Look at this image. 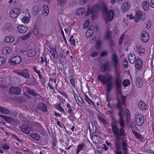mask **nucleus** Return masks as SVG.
Listing matches in <instances>:
<instances>
[{"label":"nucleus","instance_id":"3","mask_svg":"<svg viewBox=\"0 0 154 154\" xmlns=\"http://www.w3.org/2000/svg\"><path fill=\"white\" fill-rule=\"evenodd\" d=\"M119 117V123L121 128L119 129L118 126L113 123L111 124L113 133H117L127 135L125 129V123L124 122L123 114L118 115Z\"/></svg>","mask_w":154,"mask_h":154},{"label":"nucleus","instance_id":"26","mask_svg":"<svg viewBox=\"0 0 154 154\" xmlns=\"http://www.w3.org/2000/svg\"><path fill=\"white\" fill-rule=\"evenodd\" d=\"M36 51L33 49H30L28 50L27 53L28 56L29 57H34L36 55Z\"/></svg>","mask_w":154,"mask_h":154},{"label":"nucleus","instance_id":"48","mask_svg":"<svg viewBox=\"0 0 154 154\" xmlns=\"http://www.w3.org/2000/svg\"><path fill=\"white\" fill-rule=\"evenodd\" d=\"M101 45V41L100 40H98L96 44V48L97 49H99L100 46Z\"/></svg>","mask_w":154,"mask_h":154},{"label":"nucleus","instance_id":"1","mask_svg":"<svg viewBox=\"0 0 154 154\" xmlns=\"http://www.w3.org/2000/svg\"><path fill=\"white\" fill-rule=\"evenodd\" d=\"M113 133L115 135V145L117 150H120L121 145L124 152V154H128V144L127 138L125 137L126 135L115 133Z\"/></svg>","mask_w":154,"mask_h":154},{"label":"nucleus","instance_id":"63","mask_svg":"<svg viewBox=\"0 0 154 154\" xmlns=\"http://www.w3.org/2000/svg\"><path fill=\"white\" fill-rule=\"evenodd\" d=\"M136 14L138 17H140L141 16H142V13L139 11L136 12Z\"/></svg>","mask_w":154,"mask_h":154},{"label":"nucleus","instance_id":"17","mask_svg":"<svg viewBox=\"0 0 154 154\" xmlns=\"http://www.w3.org/2000/svg\"><path fill=\"white\" fill-rule=\"evenodd\" d=\"M135 66L137 70H139L142 66V62L140 59H137L135 61Z\"/></svg>","mask_w":154,"mask_h":154},{"label":"nucleus","instance_id":"54","mask_svg":"<svg viewBox=\"0 0 154 154\" xmlns=\"http://www.w3.org/2000/svg\"><path fill=\"white\" fill-rule=\"evenodd\" d=\"M85 100L86 101L88 102V103L90 105L91 104V103H92V104H94L93 102L91 100H90V98H89L88 97H86V98H85Z\"/></svg>","mask_w":154,"mask_h":154},{"label":"nucleus","instance_id":"35","mask_svg":"<svg viewBox=\"0 0 154 154\" xmlns=\"http://www.w3.org/2000/svg\"><path fill=\"white\" fill-rule=\"evenodd\" d=\"M74 98L77 103L79 104V103L80 104H82L83 103L84 101L82 98L80 97H78L77 96H74Z\"/></svg>","mask_w":154,"mask_h":154},{"label":"nucleus","instance_id":"52","mask_svg":"<svg viewBox=\"0 0 154 154\" xmlns=\"http://www.w3.org/2000/svg\"><path fill=\"white\" fill-rule=\"evenodd\" d=\"M36 9V11H33V13L34 15H36L40 11V10L38 8V7L37 6H35L34 7V9Z\"/></svg>","mask_w":154,"mask_h":154},{"label":"nucleus","instance_id":"16","mask_svg":"<svg viewBox=\"0 0 154 154\" xmlns=\"http://www.w3.org/2000/svg\"><path fill=\"white\" fill-rule=\"evenodd\" d=\"M21 128L22 131L27 134H29L30 131L32 130L30 127L26 125H22L21 127Z\"/></svg>","mask_w":154,"mask_h":154},{"label":"nucleus","instance_id":"59","mask_svg":"<svg viewBox=\"0 0 154 154\" xmlns=\"http://www.w3.org/2000/svg\"><path fill=\"white\" fill-rule=\"evenodd\" d=\"M60 57L62 59H64L66 57V55L64 52L63 51L60 54Z\"/></svg>","mask_w":154,"mask_h":154},{"label":"nucleus","instance_id":"14","mask_svg":"<svg viewBox=\"0 0 154 154\" xmlns=\"http://www.w3.org/2000/svg\"><path fill=\"white\" fill-rule=\"evenodd\" d=\"M114 17L113 11L112 10H109L107 13V19L105 20L106 23L107 24L108 21H111Z\"/></svg>","mask_w":154,"mask_h":154},{"label":"nucleus","instance_id":"18","mask_svg":"<svg viewBox=\"0 0 154 154\" xmlns=\"http://www.w3.org/2000/svg\"><path fill=\"white\" fill-rule=\"evenodd\" d=\"M130 4V3L127 2H125L123 4L122 8L123 12L127 11L129 9Z\"/></svg>","mask_w":154,"mask_h":154},{"label":"nucleus","instance_id":"7","mask_svg":"<svg viewBox=\"0 0 154 154\" xmlns=\"http://www.w3.org/2000/svg\"><path fill=\"white\" fill-rule=\"evenodd\" d=\"M118 66H114L115 68V82H117L119 81H122L120 75L121 72L120 70L117 68Z\"/></svg>","mask_w":154,"mask_h":154},{"label":"nucleus","instance_id":"64","mask_svg":"<svg viewBox=\"0 0 154 154\" xmlns=\"http://www.w3.org/2000/svg\"><path fill=\"white\" fill-rule=\"evenodd\" d=\"M69 41L71 42V44L73 45L74 46H75V40L74 39H73L72 40V39L70 38L69 39Z\"/></svg>","mask_w":154,"mask_h":154},{"label":"nucleus","instance_id":"53","mask_svg":"<svg viewBox=\"0 0 154 154\" xmlns=\"http://www.w3.org/2000/svg\"><path fill=\"white\" fill-rule=\"evenodd\" d=\"M98 117L99 119L104 124H106V121L105 120L104 118H102L101 117H100V116H98Z\"/></svg>","mask_w":154,"mask_h":154},{"label":"nucleus","instance_id":"49","mask_svg":"<svg viewBox=\"0 0 154 154\" xmlns=\"http://www.w3.org/2000/svg\"><path fill=\"white\" fill-rule=\"evenodd\" d=\"M93 31L88 30L86 33V36L89 37H90L93 34Z\"/></svg>","mask_w":154,"mask_h":154},{"label":"nucleus","instance_id":"60","mask_svg":"<svg viewBox=\"0 0 154 154\" xmlns=\"http://www.w3.org/2000/svg\"><path fill=\"white\" fill-rule=\"evenodd\" d=\"M150 23L151 21L150 20H148L146 24V27L147 29H149L150 27Z\"/></svg>","mask_w":154,"mask_h":154},{"label":"nucleus","instance_id":"5","mask_svg":"<svg viewBox=\"0 0 154 154\" xmlns=\"http://www.w3.org/2000/svg\"><path fill=\"white\" fill-rule=\"evenodd\" d=\"M15 72L17 75L23 77L26 79H29L30 78V76L29 70L26 69L21 70H16Z\"/></svg>","mask_w":154,"mask_h":154},{"label":"nucleus","instance_id":"62","mask_svg":"<svg viewBox=\"0 0 154 154\" xmlns=\"http://www.w3.org/2000/svg\"><path fill=\"white\" fill-rule=\"evenodd\" d=\"M108 53L107 51H104L102 52L100 54L101 57H103L106 56L107 54Z\"/></svg>","mask_w":154,"mask_h":154},{"label":"nucleus","instance_id":"10","mask_svg":"<svg viewBox=\"0 0 154 154\" xmlns=\"http://www.w3.org/2000/svg\"><path fill=\"white\" fill-rule=\"evenodd\" d=\"M111 70V68L109 65V63L107 62L102 64L101 66L100 71L102 72L110 71Z\"/></svg>","mask_w":154,"mask_h":154},{"label":"nucleus","instance_id":"34","mask_svg":"<svg viewBox=\"0 0 154 154\" xmlns=\"http://www.w3.org/2000/svg\"><path fill=\"white\" fill-rule=\"evenodd\" d=\"M0 112L5 114H7L9 113V111L7 109L1 106H0Z\"/></svg>","mask_w":154,"mask_h":154},{"label":"nucleus","instance_id":"30","mask_svg":"<svg viewBox=\"0 0 154 154\" xmlns=\"http://www.w3.org/2000/svg\"><path fill=\"white\" fill-rule=\"evenodd\" d=\"M26 91L29 94L34 97H35L37 95V94L35 92L34 90L31 89L29 88H27Z\"/></svg>","mask_w":154,"mask_h":154},{"label":"nucleus","instance_id":"2","mask_svg":"<svg viewBox=\"0 0 154 154\" xmlns=\"http://www.w3.org/2000/svg\"><path fill=\"white\" fill-rule=\"evenodd\" d=\"M97 79L100 81L103 85H105L106 84V91L108 94L113 87V84L112 82V76L110 74L106 75V76L101 75H98Z\"/></svg>","mask_w":154,"mask_h":154},{"label":"nucleus","instance_id":"21","mask_svg":"<svg viewBox=\"0 0 154 154\" xmlns=\"http://www.w3.org/2000/svg\"><path fill=\"white\" fill-rule=\"evenodd\" d=\"M12 50L10 47H4L2 50V54L4 55L9 54L11 51Z\"/></svg>","mask_w":154,"mask_h":154},{"label":"nucleus","instance_id":"38","mask_svg":"<svg viewBox=\"0 0 154 154\" xmlns=\"http://www.w3.org/2000/svg\"><path fill=\"white\" fill-rule=\"evenodd\" d=\"M67 0H57V3L58 5L60 6H64L66 4Z\"/></svg>","mask_w":154,"mask_h":154},{"label":"nucleus","instance_id":"6","mask_svg":"<svg viewBox=\"0 0 154 154\" xmlns=\"http://www.w3.org/2000/svg\"><path fill=\"white\" fill-rule=\"evenodd\" d=\"M100 7L98 5L96 4L94 6H93L91 9L88 8L87 11L86 13V15L88 16L90 14H92V16H93L94 14L97 13L99 11Z\"/></svg>","mask_w":154,"mask_h":154},{"label":"nucleus","instance_id":"50","mask_svg":"<svg viewBox=\"0 0 154 154\" xmlns=\"http://www.w3.org/2000/svg\"><path fill=\"white\" fill-rule=\"evenodd\" d=\"M52 56L55 59H57L58 56V54L56 50L54 52L51 53Z\"/></svg>","mask_w":154,"mask_h":154},{"label":"nucleus","instance_id":"23","mask_svg":"<svg viewBox=\"0 0 154 154\" xmlns=\"http://www.w3.org/2000/svg\"><path fill=\"white\" fill-rule=\"evenodd\" d=\"M136 84L137 86L139 88L143 86L142 80L141 78L137 77L135 81Z\"/></svg>","mask_w":154,"mask_h":154},{"label":"nucleus","instance_id":"28","mask_svg":"<svg viewBox=\"0 0 154 154\" xmlns=\"http://www.w3.org/2000/svg\"><path fill=\"white\" fill-rule=\"evenodd\" d=\"M128 60L131 63H134L136 61V57L134 54H131L128 55Z\"/></svg>","mask_w":154,"mask_h":154},{"label":"nucleus","instance_id":"51","mask_svg":"<svg viewBox=\"0 0 154 154\" xmlns=\"http://www.w3.org/2000/svg\"><path fill=\"white\" fill-rule=\"evenodd\" d=\"M5 62V59L2 57H0V66L2 65Z\"/></svg>","mask_w":154,"mask_h":154},{"label":"nucleus","instance_id":"61","mask_svg":"<svg viewBox=\"0 0 154 154\" xmlns=\"http://www.w3.org/2000/svg\"><path fill=\"white\" fill-rule=\"evenodd\" d=\"M74 117V113L72 112L71 113H69V116H68L67 118H69L70 119H71V118L73 119Z\"/></svg>","mask_w":154,"mask_h":154},{"label":"nucleus","instance_id":"43","mask_svg":"<svg viewBox=\"0 0 154 154\" xmlns=\"http://www.w3.org/2000/svg\"><path fill=\"white\" fill-rule=\"evenodd\" d=\"M123 84L124 87H126L130 84V81L127 79H125L123 81Z\"/></svg>","mask_w":154,"mask_h":154},{"label":"nucleus","instance_id":"39","mask_svg":"<svg viewBox=\"0 0 154 154\" xmlns=\"http://www.w3.org/2000/svg\"><path fill=\"white\" fill-rule=\"evenodd\" d=\"M85 12V10L83 8H79L76 12V13L78 15L83 14Z\"/></svg>","mask_w":154,"mask_h":154},{"label":"nucleus","instance_id":"25","mask_svg":"<svg viewBox=\"0 0 154 154\" xmlns=\"http://www.w3.org/2000/svg\"><path fill=\"white\" fill-rule=\"evenodd\" d=\"M142 6L144 10H147L149 7V2L147 1L143 2L142 3Z\"/></svg>","mask_w":154,"mask_h":154},{"label":"nucleus","instance_id":"22","mask_svg":"<svg viewBox=\"0 0 154 154\" xmlns=\"http://www.w3.org/2000/svg\"><path fill=\"white\" fill-rule=\"evenodd\" d=\"M39 108L42 112H47L48 111L47 107L45 104L41 103L39 104Z\"/></svg>","mask_w":154,"mask_h":154},{"label":"nucleus","instance_id":"33","mask_svg":"<svg viewBox=\"0 0 154 154\" xmlns=\"http://www.w3.org/2000/svg\"><path fill=\"white\" fill-rule=\"evenodd\" d=\"M32 33L31 32H29L27 34L24 35L21 37V38L24 41L27 40L31 36Z\"/></svg>","mask_w":154,"mask_h":154},{"label":"nucleus","instance_id":"47","mask_svg":"<svg viewBox=\"0 0 154 154\" xmlns=\"http://www.w3.org/2000/svg\"><path fill=\"white\" fill-rule=\"evenodd\" d=\"M136 138L138 139H140L141 137V136L137 132L135 131L133 132Z\"/></svg>","mask_w":154,"mask_h":154},{"label":"nucleus","instance_id":"29","mask_svg":"<svg viewBox=\"0 0 154 154\" xmlns=\"http://www.w3.org/2000/svg\"><path fill=\"white\" fill-rule=\"evenodd\" d=\"M0 116L7 122L11 123L14 121V119L5 116L0 115Z\"/></svg>","mask_w":154,"mask_h":154},{"label":"nucleus","instance_id":"57","mask_svg":"<svg viewBox=\"0 0 154 154\" xmlns=\"http://www.w3.org/2000/svg\"><path fill=\"white\" fill-rule=\"evenodd\" d=\"M144 49L143 48H141L140 50L137 49V51L138 52L140 55H141L142 54H144Z\"/></svg>","mask_w":154,"mask_h":154},{"label":"nucleus","instance_id":"36","mask_svg":"<svg viewBox=\"0 0 154 154\" xmlns=\"http://www.w3.org/2000/svg\"><path fill=\"white\" fill-rule=\"evenodd\" d=\"M30 136L32 138L35 140L37 141H38L40 140V137L39 135L37 133H34L31 134Z\"/></svg>","mask_w":154,"mask_h":154},{"label":"nucleus","instance_id":"11","mask_svg":"<svg viewBox=\"0 0 154 154\" xmlns=\"http://www.w3.org/2000/svg\"><path fill=\"white\" fill-rule=\"evenodd\" d=\"M111 60L113 66L119 65V61L117 54L115 53H112L111 55Z\"/></svg>","mask_w":154,"mask_h":154},{"label":"nucleus","instance_id":"42","mask_svg":"<svg viewBox=\"0 0 154 154\" xmlns=\"http://www.w3.org/2000/svg\"><path fill=\"white\" fill-rule=\"evenodd\" d=\"M22 21L25 23H28L29 21V17H24L21 19Z\"/></svg>","mask_w":154,"mask_h":154},{"label":"nucleus","instance_id":"45","mask_svg":"<svg viewBox=\"0 0 154 154\" xmlns=\"http://www.w3.org/2000/svg\"><path fill=\"white\" fill-rule=\"evenodd\" d=\"M38 32L39 30L38 27L36 26H35L33 31V35H37L38 33Z\"/></svg>","mask_w":154,"mask_h":154},{"label":"nucleus","instance_id":"40","mask_svg":"<svg viewBox=\"0 0 154 154\" xmlns=\"http://www.w3.org/2000/svg\"><path fill=\"white\" fill-rule=\"evenodd\" d=\"M130 127L132 130V132H133L137 129V127L135 125V123L133 122H131L130 125Z\"/></svg>","mask_w":154,"mask_h":154},{"label":"nucleus","instance_id":"27","mask_svg":"<svg viewBox=\"0 0 154 154\" xmlns=\"http://www.w3.org/2000/svg\"><path fill=\"white\" fill-rule=\"evenodd\" d=\"M115 82V84L116 87V91L118 93H120L121 92V88L122 86V81H119V82Z\"/></svg>","mask_w":154,"mask_h":154},{"label":"nucleus","instance_id":"9","mask_svg":"<svg viewBox=\"0 0 154 154\" xmlns=\"http://www.w3.org/2000/svg\"><path fill=\"white\" fill-rule=\"evenodd\" d=\"M20 10L17 8H14L12 9L10 12V15L12 18L17 17L20 13Z\"/></svg>","mask_w":154,"mask_h":154},{"label":"nucleus","instance_id":"56","mask_svg":"<svg viewBox=\"0 0 154 154\" xmlns=\"http://www.w3.org/2000/svg\"><path fill=\"white\" fill-rule=\"evenodd\" d=\"M61 33H62V35L63 36V40L65 43V44L67 45V42L65 36V35L64 34V32H63V30H62L61 31Z\"/></svg>","mask_w":154,"mask_h":154},{"label":"nucleus","instance_id":"44","mask_svg":"<svg viewBox=\"0 0 154 154\" xmlns=\"http://www.w3.org/2000/svg\"><path fill=\"white\" fill-rule=\"evenodd\" d=\"M1 146L2 148L5 150L8 149L10 148V146L9 145L6 143H3Z\"/></svg>","mask_w":154,"mask_h":154},{"label":"nucleus","instance_id":"55","mask_svg":"<svg viewBox=\"0 0 154 154\" xmlns=\"http://www.w3.org/2000/svg\"><path fill=\"white\" fill-rule=\"evenodd\" d=\"M89 20L86 21L84 24V27L85 28H87L89 26Z\"/></svg>","mask_w":154,"mask_h":154},{"label":"nucleus","instance_id":"24","mask_svg":"<svg viewBox=\"0 0 154 154\" xmlns=\"http://www.w3.org/2000/svg\"><path fill=\"white\" fill-rule=\"evenodd\" d=\"M5 27L6 30L9 32H12L14 30L12 25L10 23H6L5 24Z\"/></svg>","mask_w":154,"mask_h":154},{"label":"nucleus","instance_id":"32","mask_svg":"<svg viewBox=\"0 0 154 154\" xmlns=\"http://www.w3.org/2000/svg\"><path fill=\"white\" fill-rule=\"evenodd\" d=\"M4 40L6 42L11 43L14 41V38L13 37L10 36L5 37Z\"/></svg>","mask_w":154,"mask_h":154},{"label":"nucleus","instance_id":"13","mask_svg":"<svg viewBox=\"0 0 154 154\" xmlns=\"http://www.w3.org/2000/svg\"><path fill=\"white\" fill-rule=\"evenodd\" d=\"M149 38V36L148 33L146 31H143L142 32L141 39L142 41L144 42H147Z\"/></svg>","mask_w":154,"mask_h":154},{"label":"nucleus","instance_id":"15","mask_svg":"<svg viewBox=\"0 0 154 154\" xmlns=\"http://www.w3.org/2000/svg\"><path fill=\"white\" fill-rule=\"evenodd\" d=\"M9 91L11 93L16 95L20 94L21 90L18 87H11L9 89Z\"/></svg>","mask_w":154,"mask_h":154},{"label":"nucleus","instance_id":"20","mask_svg":"<svg viewBox=\"0 0 154 154\" xmlns=\"http://www.w3.org/2000/svg\"><path fill=\"white\" fill-rule=\"evenodd\" d=\"M18 31L21 33H24L27 30V27H25L23 25H20L17 28Z\"/></svg>","mask_w":154,"mask_h":154},{"label":"nucleus","instance_id":"58","mask_svg":"<svg viewBox=\"0 0 154 154\" xmlns=\"http://www.w3.org/2000/svg\"><path fill=\"white\" fill-rule=\"evenodd\" d=\"M125 100H126V97H125L122 96V101L123 103V105H125Z\"/></svg>","mask_w":154,"mask_h":154},{"label":"nucleus","instance_id":"12","mask_svg":"<svg viewBox=\"0 0 154 154\" xmlns=\"http://www.w3.org/2000/svg\"><path fill=\"white\" fill-rule=\"evenodd\" d=\"M123 105L122 101L121 100H117V103L116 104L117 108L119 110L118 115L123 114V109L122 108V105Z\"/></svg>","mask_w":154,"mask_h":154},{"label":"nucleus","instance_id":"19","mask_svg":"<svg viewBox=\"0 0 154 154\" xmlns=\"http://www.w3.org/2000/svg\"><path fill=\"white\" fill-rule=\"evenodd\" d=\"M138 106L139 108L141 110H144L146 109V105L141 100L139 101L138 104Z\"/></svg>","mask_w":154,"mask_h":154},{"label":"nucleus","instance_id":"8","mask_svg":"<svg viewBox=\"0 0 154 154\" xmlns=\"http://www.w3.org/2000/svg\"><path fill=\"white\" fill-rule=\"evenodd\" d=\"M22 60L21 57L19 56H17L12 57L9 60V63L12 65H15L19 63Z\"/></svg>","mask_w":154,"mask_h":154},{"label":"nucleus","instance_id":"31","mask_svg":"<svg viewBox=\"0 0 154 154\" xmlns=\"http://www.w3.org/2000/svg\"><path fill=\"white\" fill-rule=\"evenodd\" d=\"M42 7L43 8L42 12L45 16H46L48 15L49 12L48 7L47 5H43Z\"/></svg>","mask_w":154,"mask_h":154},{"label":"nucleus","instance_id":"37","mask_svg":"<svg viewBox=\"0 0 154 154\" xmlns=\"http://www.w3.org/2000/svg\"><path fill=\"white\" fill-rule=\"evenodd\" d=\"M84 146V144L83 143L79 144L78 146V149L76 151V154H79V152H80V151L83 149Z\"/></svg>","mask_w":154,"mask_h":154},{"label":"nucleus","instance_id":"41","mask_svg":"<svg viewBox=\"0 0 154 154\" xmlns=\"http://www.w3.org/2000/svg\"><path fill=\"white\" fill-rule=\"evenodd\" d=\"M57 108L62 112L63 113L65 114H66L65 111L61 107L60 103H59L57 106Z\"/></svg>","mask_w":154,"mask_h":154},{"label":"nucleus","instance_id":"46","mask_svg":"<svg viewBox=\"0 0 154 154\" xmlns=\"http://www.w3.org/2000/svg\"><path fill=\"white\" fill-rule=\"evenodd\" d=\"M91 125L90 126L89 125V127L90 129V130L91 131H93L94 130L95 131L96 129V128L95 125L94 124H91Z\"/></svg>","mask_w":154,"mask_h":154},{"label":"nucleus","instance_id":"4","mask_svg":"<svg viewBox=\"0 0 154 154\" xmlns=\"http://www.w3.org/2000/svg\"><path fill=\"white\" fill-rule=\"evenodd\" d=\"M134 121L135 124L137 125L141 126L144 122L143 115L141 114L136 113L134 116Z\"/></svg>","mask_w":154,"mask_h":154}]
</instances>
